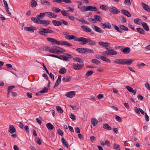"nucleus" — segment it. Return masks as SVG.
<instances>
[{
	"instance_id": "nucleus-19",
	"label": "nucleus",
	"mask_w": 150,
	"mask_h": 150,
	"mask_svg": "<svg viewBox=\"0 0 150 150\" xmlns=\"http://www.w3.org/2000/svg\"><path fill=\"white\" fill-rule=\"evenodd\" d=\"M61 76L60 75H59L58 76L57 80L56 82H55V84L54 86V88H55V87H56L59 85L60 82H61Z\"/></svg>"
},
{
	"instance_id": "nucleus-61",
	"label": "nucleus",
	"mask_w": 150,
	"mask_h": 150,
	"mask_svg": "<svg viewBox=\"0 0 150 150\" xmlns=\"http://www.w3.org/2000/svg\"><path fill=\"white\" fill-rule=\"evenodd\" d=\"M35 142L38 143V144H41V142L40 141V140L39 138H35Z\"/></svg>"
},
{
	"instance_id": "nucleus-1",
	"label": "nucleus",
	"mask_w": 150,
	"mask_h": 150,
	"mask_svg": "<svg viewBox=\"0 0 150 150\" xmlns=\"http://www.w3.org/2000/svg\"><path fill=\"white\" fill-rule=\"evenodd\" d=\"M47 40L51 42L52 44L54 45L57 44V45H65L69 47H71L72 45L69 43L68 42L64 40L58 41L52 38H47Z\"/></svg>"
},
{
	"instance_id": "nucleus-35",
	"label": "nucleus",
	"mask_w": 150,
	"mask_h": 150,
	"mask_svg": "<svg viewBox=\"0 0 150 150\" xmlns=\"http://www.w3.org/2000/svg\"><path fill=\"white\" fill-rule=\"evenodd\" d=\"M34 27L33 26H30L29 27H25L24 29L25 30L30 31L34 30Z\"/></svg>"
},
{
	"instance_id": "nucleus-24",
	"label": "nucleus",
	"mask_w": 150,
	"mask_h": 150,
	"mask_svg": "<svg viewBox=\"0 0 150 150\" xmlns=\"http://www.w3.org/2000/svg\"><path fill=\"white\" fill-rule=\"evenodd\" d=\"M9 129L8 130V131L11 133H13L15 132L16 130L14 128L13 126L12 125H10L9 126Z\"/></svg>"
},
{
	"instance_id": "nucleus-58",
	"label": "nucleus",
	"mask_w": 150,
	"mask_h": 150,
	"mask_svg": "<svg viewBox=\"0 0 150 150\" xmlns=\"http://www.w3.org/2000/svg\"><path fill=\"white\" fill-rule=\"evenodd\" d=\"M93 72L92 71H90L86 72V75L87 76H89L93 74Z\"/></svg>"
},
{
	"instance_id": "nucleus-20",
	"label": "nucleus",
	"mask_w": 150,
	"mask_h": 150,
	"mask_svg": "<svg viewBox=\"0 0 150 150\" xmlns=\"http://www.w3.org/2000/svg\"><path fill=\"white\" fill-rule=\"evenodd\" d=\"M81 28L86 32H91V30L88 26L85 25H82Z\"/></svg>"
},
{
	"instance_id": "nucleus-38",
	"label": "nucleus",
	"mask_w": 150,
	"mask_h": 150,
	"mask_svg": "<svg viewBox=\"0 0 150 150\" xmlns=\"http://www.w3.org/2000/svg\"><path fill=\"white\" fill-rule=\"evenodd\" d=\"M52 10L53 12L58 13L61 10L60 9L55 7H53L52 8Z\"/></svg>"
},
{
	"instance_id": "nucleus-25",
	"label": "nucleus",
	"mask_w": 150,
	"mask_h": 150,
	"mask_svg": "<svg viewBox=\"0 0 150 150\" xmlns=\"http://www.w3.org/2000/svg\"><path fill=\"white\" fill-rule=\"evenodd\" d=\"M100 59L103 61L106 62L108 63H110L111 62L110 60L106 57L102 56H100Z\"/></svg>"
},
{
	"instance_id": "nucleus-54",
	"label": "nucleus",
	"mask_w": 150,
	"mask_h": 150,
	"mask_svg": "<svg viewBox=\"0 0 150 150\" xmlns=\"http://www.w3.org/2000/svg\"><path fill=\"white\" fill-rule=\"evenodd\" d=\"M124 3L127 6H130L131 4L130 0H125Z\"/></svg>"
},
{
	"instance_id": "nucleus-8",
	"label": "nucleus",
	"mask_w": 150,
	"mask_h": 150,
	"mask_svg": "<svg viewBox=\"0 0 150 150\" xmlns=\"http://www.w3.org/2000/svg\"><path fill=\"white\" fill-rule=\"evenodd\" d=\"M92 28L96 32L100 33H103V31L99 27L97 26L94 25H91Z\"/></svg>"
},
{
	"instance_id": "nucleus-39",
	"label": "nucleus",
	"mask_w": 150,
	"mask_h": 150,
	"mask_svg": "<svg viewBox=\"0 0 150 150\" xmlns=\"http://www.w3.org/2000/svg\"><path fill=\"white\" fill-rule=\"evenodd\" d=\"M71 78L70 76H67L66 77L64 78L62 81L65 82H69L71 80Z\"/></svg>"
},
{
	"instance_id": "nucleus-46",
	"label": "nucleus",
	"mask_w": 150,
	"mask_h": 150,
	"mask_svg": "<svg viewBox=\"0 0 150 150\" xmlns=\"http://www.w3.org/2000/svg\"><path fill=\"white\" fill-rule=\"evenodd\" d=\"M57 109L58 112L60 113H62L63 112V110L61 107L59 106L56 107Z\"/></svg>"
},
{
	"instance_id": "nucleus-43",
	"label": "nucleus",
	"mask_w": 150,
	"mask_h": 150,
	"mask_svg": "<svg viewBox=\"0 0 150 150\" xmlns=\"http://www.w3.org/2000/svg\"><path fill=\"white\" fill-rule=\"evenodd\" d=\"M37 5V2L34 0H32L31 2V6L32 7H36Z\"/></svg>"
},
{
	"instance_id": "nucleus-4",
	"label": "nucleus",
	"mask_w": 150,
	"mask_h": 150,
	"mask_svg": "<svg viewBox=\"0 0 150 150\" xmlns=\"http://www.w3.org/2000/svg\"><path fill=\"white\" fill-rule=\"evenodd\" d=\"M54 31L48 28H42L41 30L38 32V33L42 35H43L45 36L46 35V33H53Z\"/></svg>"
},
{
	"instance_id": "nucleus-50",
	"label": "nucleus",
	"mask_w": 150,
	"mask_h": 150,
	"mask_svg": "<svg viewBox=\"0 0 150 150\" xmlns=\"http://www.w3.org/2000/svg\"><path fill=\"white\" fill-rule=\"evenodd\" d=\"M67 11L62 10L61 11L62 14L63 16H69V15L67 13Z\"/></svg>"
},
{
	"instance_id": "nucleus-23",
	"label": "nucleus",
	"mask_w": 150,
	"mask_h": 150,
	"mask_svg": "<svg viewBox=\"0 0 150 150\" xmlns=\"http://www.w3.org/2000/svg\"><path fill=\"white\" fill-rule=\"evenodd\" d=\"M124 60L125 61H124V64H127L128 65H130L134 61V60L132 59L127 60L124 59Z\"/></svg>"
},
{
	"instance_id": "nucleus-5",
	"label": "nucleus",
	"mask_w": 150,
	"mask_h": 150,
	"mask_svg": "<svg viewBox=\"0 0 150 150\" xmlns=\"http://www.w3.org/2000/svg\"><path fill=\"white\" fill-rule=\"evenodd\" d=\"M84 66V64H79L74 63L73 64V67L74 69L76 70H80L82 69Z\"/></svg>"
},
{
	"instance_id": "nucleus-55",
	"label": "nucleus",
	"mask_w": 150,
	"mask_h": 150,
	"mask_svg": "<svg viewBox=\"0 0 150 150\" xmlns=\"http://www.w3.org/2000/svg\"><path fill=\"white\" fill-rule=\"evenodd\" d=\"M100 9L104 10L106 11L108 10L107 6L105 5H102L100 6Z\"/></svg>"
},
{
	"instance_id": "nucleus-49",
	"label": "nucleus",
	"mask_w": 150,
	"mask_h": 150,
	"mask_svg": "<svg viewBox=\"0 0 150 150\" xmlns=\"http://www.w3.org/2000/svg\"><path fill=\"white\" fill-rule=\"evenodd\" d=\"M92 62L97 64H99L100 63V62L96 59H93L92 60Z\"/></svg>"
},
{
	"instance_id": "nucleus-26",
	"label": "nucleus",
	"mask_w": 150,
	"mask_h": 150,
	"mask_svg": "<svg viewBox=\"0 0 150 150\" xmlns=\"http://www.w3.org/2000/svg\"><path fill=\"white\" fill-rule=\"evenodd\" d=\"M112 27L118 32L120 33L123 32L122 30L120 28L114 24H112Z\"/></svg>"
},
{
	"instance_id": "nucleus-45",
	"label": "nucleus",
	"mask_w": 150,
	"mask_h": 150,
	"mask_svg": "<svg viewBox=\"0 0 150 150\" xmlns=\"http://www.w3.org/2000/svg\"><path fill=\"white\" fill-rule=\"evenodd\" d=\"M41 3L44 5H47V6L50 5V4L49 2L47 1L46 0H41Z\"/></svg>"
},
{
	"instance_id": "nucleus-29",
	"label": "nucleus",
	"mask_w": 150,
	"mask_h": 150,
	"mask_svg": "<svg viewBox=\"0 0 150 150\" xmlns=\"http://www.w3.org/2000/svg\"><path fill=\"white\" fill-rule=\"evenodd\" d=\"M65 38L68 40H71L75 39L76 38V36L72 35H66Z\"/></svg>"
},
{
	"instance_id": "nucleus-27",
	"label": "nucleus",
	"mask_w": 150,
	"mask_h": 150,
	"mask_svg": "<svg viewBox=\"0 0 150 150\" xmlns=\"http://www.w3.org/2000/svg\"><path fill=\"white\" fill-rule=\"evenodd\" d=\"M93 17L96 20V21H98L101 22L102 21V18L101 17L98 15H95L93 16Z\"/></svg>"
},
{
	"instance_id": "nucleus-21",
	"label": "nucleus",
	"mask_w": 150,
	"mask_h": 150,
	"mask_svg": "<svg viewBox=\"0 0 150 150\" xmlns=\"http://www.w3.org/2000/svg\"><path fill=\"white\" fill-rule=\"evenodd\" d=\"M3 2L4 3V6L5 7V9H6V11L7 12H8V14L11 15V13L10 12H8L9 11V10H8L9 8H8V4H7V1L5 0H4Z\"/></svg>"
},
{
	"instance_id": "nucleus-10",
	"label": "nucleus",
	"mask_w": 150,
	"mask_h": 150,
	"mask_svg": "<svg viewBox=\"0 0 150 150\" xmlns=\"http://www.w3.org/2000/svg\"><path fill=\"white\" fill-rule=\"evenodd\" d=\"M100 25L103 29H105L106 28H111L110 24L109 23H107L106 24L101 23L100 24Z\"/></svg>"
},
{
	"instance_id": "nucleus-42",
	"label": "nucleus",
	"mask_w": 150,
	"mask_h": 150,
	"mask_svg": "<svg viewBox=\"0 0 150 150\" xmlns=\"http://www.w3.org/2000/svg\"><path fill=\"white\" fill-rule=\"evenodd\" d=\"M67 72V70L65 68L63 67L60 69L59 71V72L62 74H64L66 73Z\"/></svg>"
},
{
	"instance_id": "nucleus-47",
	"label": "nucleus",
	"mask_w": 150,
	"mask_h": 150,
	"mask_svg": "<svg viewBox=\"0 0 150 150\" xmlns=\"http://www.w3.org/2000/svg\"><path fill=\"white\" fill-rule=\"evenodd\" d=\"M15 86H10L8 87L7 90L8 95H9V93H10L11 90H12L13 88H15Z\"/></svg>"
},
{
	"instance_id": "nucleus-16",
	"label": "nucleus",
	"mask_w": 150,
	"mask_h": 150,
	"mask_svg": "<svg viewBox=\"0 0 150 150\" xmlns=\"http://www.w3.org/2000/svg\"><path fill=\"white\" fill-rule=\"evenodd\" d=\"M121 51L125 54L129 53L130 51V48L128 47H125L124 48H122L121 50Z\"/></svg>"
},
{
	"instance_id": "nucleus-34",
	"label": "nucleus",
	"mask_w": 150,
	"mask_h": 150,
	"mask_svg": "<svg viewBox=\"0 0 150 150\" xmlns=\"http://www.w3.org/2000/svg\"><path fill=\"white\" fill-rule=\"evenodd\" d=\"M98 121L95 118H92L91 123L94 126H95L98 123Z\"/></svg>"
},
{
	"instance_id": "nucleus-3",
	"label": "nucleus",
	"mask_w": 150,
	"mask_h": 150,
	"mask_svg": "<svg viewBox=\"0 0 150 150\" xmlns=\"http://www.w3.org/2000/svg\"><path fill=\"white\" fill-rule=\"evenodd\" d=\"M49 52L54 54H62L65 52V50L61 47L56 46H53L49 47Z\"/></svg>"
},
{
	"instance_id": "nucleus-53",
	"label": "nucleus",
	"mask_w": 150,
	"mask_h": 150,
	"mask_svg": "<svg viewBox=\"0 0 150 150\" xmlns=\"http://www.w3.org/2000/svg\"><path fill=\"white\" fill-rule=\"evenodd\" d=\"M120 19L122 23H125L127 21L126 19L123 16H120Z\"/></svg>"
},
{
	"instance_id": "nucleus-12",
	"label": "nucleus",
	"mask_w": 150,
	"mask_h": 150,
	"mask_svg": "<svg viewBox=\"0 0 150 150\" xmlns=\"http://www.w3.org/2000/svg\"><path fill=\"white\" fill-rule=\"evenodd\" d=\"M76 95V92L75 91H71L69 92H67L66 93V96L70 98H72Z\"/></svg>"
},
{
	"instance_id": "nucleus-41",
	"label": "nucleus",
	"mask_w": 150,
	"mask_h": 150,
	"mask_svg": "<svg viewBox=\"0 0 150 150\" xmlns=\"http://www.w3.org/2000/svg\"><path fill=\"white\" fill-rule=\"evenodd\" d=\"M113 146V148L116 150H120V145L114 143Z\"/></svg>"
},
{
	"instance_id": "nucleus-44",
	"label": "nucleus",
	"mask_w": 150,
	"mask_h": 150,
	"mask_svg": "<svg viewBox=\"0 0 150 150\" xmlns=\"http://www.w3.org/2000/svg\"><path fill=\"white\" fill-rule=\"evenodd\" d=\"M119 27L121 29H122L125 31H127L128 30V28L123 25H120L119 26Z\"/></svg>"
},
{
	"instance_id": "nucleus-64",
	"label": "nucleus",
	"mask_w": 150,
	"mask_h": 150,
	"mask_svg": "<svg viewBox=\"0 0 150 150\" xmlns=\"http://www.w3.org/2000/svg\"><path fill=\"white\" fill-rule=\"evenodd\" d=\"M32 93L29 92H28L26 93L27 96L29 98H32Z\"/></svg>"
},
{
	"instance_id": "nucleus-57",
	"label": "nucleus",
	"mask_w": 150,
	"mask_h": 150,
	"mask_svg": "<svg viewBox=\"0 0 150 150\" xmlns=\"http://www.w3.org/2000/svg\"><path fill=\"white\" fill-rule=\"evenodd\" d=\"M88 20L89 21L93 23H96V21L94 18V19L91 18H88Z\"/></svg>"
},
{
	"instance_id": "nucleus-31",
	"label": "nucleus",
	"mask_w": 150,
	"mask_h": 150,
	"mask_svg": "<svg viewBox=\"0 0 150 150\" xmlns=\"http://www.w3.org/2000/svg\"><path fill=\"white\" fill-rule=\"evenodd\" d=\"M78 8L82 12L86 11V6H81L78 7Z\"/></svg>"
},
{
	"instance_id": "nucleus-13",
	"label": "nucleus",
	"mask_w": 150,
	"mask_h": 150,
	"mask_svg": "<svg viewBox=\"0 0 150 150\" xmlns=\"http://www.w3.org/2000/svg\"><path fill=\"white\" fill-rule=\"evenodd\" d=\"M86 48H78L76 50L79 53H86Z\"/></svg>"
},
{
	"instance_id": "nucleus-52",
	"label": "nucleus",
	"mask_w": 150,
	"mask_h": 150,
	"mask_svg": "<svg viewBox=\"0 0 150 150\" xmlns=\"http://www.w3.org/2000/svg\"><path fill=\"white\" fill-rule=\"evenodd\" d=\"M141 20L139 18H136L134 20V22L135 23L139 25L140 23V22H141Z\"/></svg>"
},
{
	"instance_id": "nucleus-2",
	"label": "nucleus",
	"mask_w": 150,
	"mask_h": 150,
	"mask_svg": "<svg viewBox=\"0 0 150 150\" xmlns=\"http://www.w3.org/2000/svg\"><path fill=\"white\" fill-rule=\"evenodd\" d=\"M76 41H82V43L81 44L84 45L88 44L90 46H93L95 45L96 42L95 40H92L90 38H86L84 37H80L74 40Z\"/></svg>"
},
{
	"instance_id": "nucleus-15",
	"label": "nucleus",
	"mask_w": 150,
	"mask_h": 150,
	"mask_svg": "<svg viewBox=\"0 0 150 150\" xmlns=\"http://www.w3.org/2000/svg\"><path fill=\"white\" fill-rule=\"evenodd\" d=\"M142 7L143 8L148 12H150V8L146 4L143 3H142Z\"/></svg>"
},
{
	"instance_id": "nucleus-32",
	"label": "nucleus",
	"mask_w": 150,
	"mask_h": 150,
	"mask_svg": "<svg viewBox=\"0 0 150 150\" xmlns=\"http://www.w3.org/2000/svg\"><path fill=\"white\" fill-rule=\"evenodd\" d=\"M46 126L50 130H52L54 128L53 126L50 123H49L46 124Z\"/></svg>"
},
{
	"instance_id": "nucleus-28",
	"label": "nucleus",
	"mask_w": 150,
	"mask_h": 150,
	"mask_svg": "<svg viewBox=\"0 0 150 150\" xmlns=\"http://www.w3.org/2000/svg\"><path fill=\"white\" fill-rule=\"evenodd\" d=\"M141 24L144 29L146 31H149V28L147 25L146 23L144 22L142 23Z\"/></svg>"
},
{
	"instance_id": "nucleus-48",
	"label": "nucleus",
	"mask_w": 150,
	"mask_h": 150,
	"mask_svg": "<svg viewBox=\"0 0 150 150\" xmlns=\"http://www.w3.org/2000/svg\"><path fill=\"white\" fill-rule=\"evenodd\" d=\"M51 21L48 20H43V23L44 25L46 26L49 25Z\"/></svg>"
},
{
	"instance_id": "nucleus-51",
	"label": "nucleus",
	"mask_w": 150,
	"mask_h": 150,
	"mask_svg": "<svg viewBox=\"0 0 150 150\" xmlns=\"http://www.w3.org/2000/svg\"><path fill=\"white\" fill-rule=\"evenodd\" d=\"M48 90V89L46 87H45V88H43L40 91V93H46L47 92Z\"/></svg>"
},
{
	"instance_id": "nucleus-36",
	"label": "nucleus",
	"mask_w": 150,
	"mask_h": 150,
	"mask_svg": "<svg viewBox=\"0 0 150 150\" xmlns=\"http://www.w3.org/2000/svg\"><path fill=\"white\" fill-rule=\"evenodd\" d=\"M61 141L63 144L65 145V146L67 147V148L68 149L69 144L67 143V141L65 140L63 138H62Z\"/></svg>"
},
{
	"instance_id": "nucleus-18",
	"label": "nucleus",
	"mask_w": 150,
	"mask_h": 150,
	"mask_svg": "<svg viewBox=\"0 0 150 150\" xmlns=\"http://www.w3.org/2000/svg\"><path fill=\"white\" fill-rule=\"evenodd\" d=\"M124 59H116L114 61V62L117 64H124Z\"/></svg>"
},
{
	"instance_id": "nucleus-11",
	"label": "nucleus",
	"mask_w": 150,
	"mask_h": 150,
	"mask_svg": "<svg viewBox=\"0 0 150 150\" xmlns=\"http://www.w3.org/2000/svg\"><path fill=\"white\" fill-rule=\"evenodd\" d=\"M126 88L128 91L129 92H130L132 93L134 95H135L137 92L136 90H133V89L132 88L129 86H126Z\"/></svg>"
},
{
	"instance_id": "nucleus-33",
	"label": "nucleus",
	"mask_w": 150,
	"mask_h": 150,
	"mask_svg": "<svg viewBox=\"0 0 150 150\" xmlns=\"http://www.w3.org/2000/svg\"><path fill=\"white\" fill-rule=\"evenodd\" d=\"M73 59L74 60L80 63H83L84 62L82 59L79 58L77 57H74Z\"/></svg>"
},
{
	"instance_id": "nucleus-59",
	"label": "nucleus",
	"mask_w": 150,
	"mask_h": 150,
	"mask_svg": "<svg viewBox=\"0 0 150 150\" xmlns=\"http://www.w3.org/2000/svg\"><path fill=\"white\" fill-rule=\"evenodd\" d=\"M115 119L116 120L119 122H122L121 118L118 115H116L115 116Z\"/></svg>"
},
{
	"instance_id": "nucleus-37",
	"label": "nucleus",
	"mask_w": 150,
	"mask_h": 150,
	"mask_svg": "<svg viewBox=\"0 0 150 150\" xmlns=\"http://www.w3.org/2000/svg\"><path fill=\"white\" fill-rule=\"evenodd\" d=\"M103 127L106 129L110 130L112 129L111 127L107 124H105L103 125Z\"/></svg>"
},
{
	"instance_id": "nucleus-17",
	"label": "nucleus",
	"mask_w": 150,
	"mask_h": 150,
	"mask_svg": "<svg viewBox=\"0 0 150 150\" xmlns=\"http://www.w3.org/2000/svg\"><path fill=\"white\" fill-rule=\"evenodd\" d=\"M122 13L125 15L127 16L128 17H131V14L127 10L122 9L121 11Z\"/></svg>"
},
{
	"instance_id": "nucleus-40",
	"label": "nucleus",
	"mask_w": 150,
	"mask_h": 150,
	"mask_svg": "<svg viewBox=\"0 0 150 150\" xmlns=\"http://www.w3.org/2000/svg\"><path fill=\"white\" fill-rule=\"evenodd\" d=\"M45 15V13H40V14L37 16V18L39 19H42Z\"/></svg>"
},
{
	"instance_id": "nucleus-14",
	"label": "nucleus",
	"mask_w": 150,
	"mask_h": 150,
	"mask_svg": "<svg viewBox=\"0 0 150 150\" xmlns=\"http://www.w3.org/2000/svg\"><path fill=\"white\" fill-rule=\"evenodd\" d=\"M98 44L100 45L105 47H108L110 45L109 43L103 42H99Z\"/></svg>"
},
{
	"instance_id": "nucleus-62",
	"label": "nucleus",
	"mask_w": 150,
	"mask_h": 150,
	"mask_svg": "<svg viewBox=\"0 0 150 150\" xmlns=\"http://www.w3.org/2000/svg\"><path fill=\"white\" fill-rule=\"evenodd\" d=\"M145 85L148 90H150V85L148 83H145Z\"/></svg>"
},
{
	"instance_id": "nucleus-22",
	"label": "nucleus",
	"mask_w": 150,
	"mask_h": 150,
	"mask_svg": "<svg viewBox=\"0 0 150 150\" xmlns=\"http://www.w3.org/2000/svg\"><path fill=\"white\" fill-rule=\"evenodd\" d=\"M53 24L55 26H59L62 25V23L61 22L56 20H53L52 21Z\"/></svg>"
},
{
	"instance_id": "nucleus-56",
	"label": "nucleus",
	"mask_w": 150,
	"mask_h": 150,
	"mask_svg": "<svg viewBox=\"0 0 150 150\" xmlns=\"http://www.w3.org/2000/svg\"><path fill=\"white\" fill-rule=\"evenodd\" d=\"M76 19L78 21L81 22L82 23H84L85 20L83 18H76Z\"/></svg>"
},
{
	"instance_id": "nucleus-63",
	"label": "nucleus",
	"mask_w": 150,
	"mask_h": 150,
	"mask_svg": "<svg viewBox=\"0 0 150 150\" xmlns=\"http://www.w3.org/2000/svg\"><path fill=\"white\" fill-rule=\"evenodd\" d=\"M57 132L59 134L61 135V136H63L64 135L63 132L60 129H59L57 130Z\"/></svg>"
},
{
	"instance_id": "nucleus-9",
	"label": "nucleus",
	"mask_w": 150,
	"mask_h": 150,
	"mask_svg": "<svg viewBox=\"0 0 150 150\" xmlns=\"http://www.w3.org/2000/svg\"><path fill=\"white\" fill-rule=\"evenodd\" d=\"M86 11H97V8L96 7H93L91 6H86Z\"/></svg>"
},
{
	"instance_id": "nucleus-60",
	"label": "nucleus",
	"mask_w": 150,
	"mask_h": 150,
	"mask_svg": "<svg viewBox=\"0 0 150 150\" xmlns=\"http://www.w3.org/2000/svg\"><path fill=\"white\" fill-rule=\"evenodd\" d=\"M60 57H62V60L64 61H68V58L66 56H64V55H60Z\"/></svg>"
},
{
	"instance_id": "nucleus-6",
	"label": "nucleus",
	"mask_w": 150,
	"mask_h": 150,
	"mask_svg": "<svg viewBox=\"0 0 150 150\" xmlns=\"http://www.w3.org/2000/svg\"><path fill=\"white\" fill-rule=\"evenodd\" d=\"M45 14L47 17L50 18H55L57 16L56 14L51 12H46Z\"/></svg>"
},
{
	"instance_id": "nucleus-30",
	"label": "nucleus",
	"mask_w": 150,
	"mask_h": 150,
	"mask_svg": "<svg viewBox=\"0 0 150 150\" xmlns=\"http://www.w3.org/2000/svg\"><path fill=\"white\" fill-rule=\"evenodd\" d=\"M137 31L139 33L141 34H144L145 33V31L142 28H139L136 29Z\"/></svg>"
},
{
	"instance_id": "nucleus-7",
	"label": "nucleus",
	"mask_w": 150,
	"mask_h": 150,
	"mask_svg": "<svg viewBox=\"0 0 150 150\" xmlns=\"http://www.w3.org/2000/svg\"><path fill=\"white\" fill-rule=\"evenodd\" d=\"M109 11L114 14H118L120 12L115 7L112 6L109 9Z\"/></svg>"
}]
</instances>
